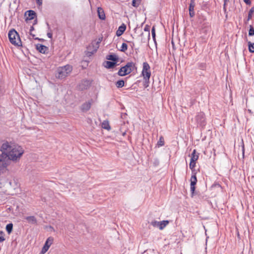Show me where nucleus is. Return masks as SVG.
<instances>
[{
    "label": "nucleus",
    "instance_id": "obj_44",
    "mask_svg": "<svg viewBox=\"0 0 254 254\" xmlns=\"http://www.w3.org/2000/svg\"><path fill=\"white\" fill-rule=\"evenodd\" d=\"M35 40H38L41 42H44L45 41V40L44 39L39 38L38 37L35 38Z\"/></svg>",
    "mask_w": 254,
    "mask_h": 254
},
{
    "label": "nucleus",
    "instance_id": "obj_52",
    "mask_svg": "<svg viewBox=\"0 0 254 254\" xmlns=\"http://www.w3.org/2000/svg\"><path fill=\"white\" fill-rule=\"evenodd\" d=\"M141 36H143V33H142V34H141Z\"/></svg>",
    "mask_w": 254,
    "mask_h": 254
},
{
    "label": "nucleus",
    "instance_id": "obj_5",
    "mask_svg": "<svg viewBox=\"0 0 254 254\" xmlns=\"http://www.w3.org/2000/svg\"><path fill=\"white\" fill-rule=\"evenodd\" d=\"M4 154H0V173H3L9 164V161Z\"/></svg>",
    "mask_w": 254,
    "mask_h": 254
},
{
    "label": "nucleus",
    "instance_id": "obj_42",
    "mask_svg": "<svg viewBox=\"0 0 254 254\" xmlns=\"http://www.w3.org/2000/svg\"><path fill=\"white\" fill-rule=\"evenodd\" d=\"M244 1L248 5H250L251 4V0H244Z\"/></svg>",
    "mask_w": 254,
    "mask_h": 254
},
{
    "label": "nucleus",
    "instance_id": "obj_27",
    "mask_svg": "<svg viewBox=\"0 0 254 254\" xmlns=\"http://www.w3.org/2000/svg\"><path fill=\"white\" fill-rule=\"evenodd\" d=\"M141 0H132L131 5L137 8L141 3Z\"/></svg>",
    "mask_w": 254,
    "mask_h": 254
},
{
    "label": "nucleus",
    "instance_id": "obj_3",
    "mask_svg": "<svg viewBox=\"0 0 254 254\" xmlns=\"http://www.w3.org/2000/svg\"><path fill=\"white\" fill-rule=\"evenodd\" d=\"M8 38L10 42L16 46H22V42L21 41L18 33L14 29L10 30L8 32Z\"/></svg>",
    "mask_w": 254,
    "mask_h": 254
},
{
    "label": "nucleus",
    "instance_id": "obj_18",
    "mask_svg": "<svg viewBox=\"0 0 254 254\" xmlns=\"http://www.w3.org/2000/svg\"><path fill=\"white\" fill-rule=\"evenodd\" d=\"M97 13L99 18L101 20H104L105 19V14L102 8L98 7Z\"/></svg>",
    "mask_w": 254,
    "mask_h": 254
},
{
    "label": "nucleus",
    "instance_id": "obj_24",
    "mask_svg": "<svg viewBox=\"0 0 254 254\" xmlns=\"http://www.w3.org/2000/svg\"><path fill=\"white\" fill-rule=\"evenodd\" d=\"M5 229L7 233L10 234L12 231L13 224L12 223H9L7 224Z\"/></svg>",
    "mask_w": 254,
    "mask_h": 254
},
{
    "label": "nucleus",
    "instance_id": "obj_40",
    "mask_svg": "<svg viewBox=\"0 0 254 254\" xmlns=\"http://www.w3.org/2000/svg\"><path fill=\"white\" fill-rule=\"evenodd\" d=\"M205 67V64L201 63L199 64H198V67L201 69H203Z\"/></svg>",
    "mask_w": 254,
    "mask_h": 254
},
{
    "label": "nucleus",
    "instance_id": "obj_51",
    "mask_svg": "<svg viewBox=\"0 0 254 254\" xmlns=\"http://www.w3.org/2000/svg\"><path fill=\"white\" fill-rule=\"evenodd\" d=\"M134 43H133V42H132V45H131V47H132V48L133 47V46H134Z\"/></svg>",
    "mask_w": 254,
    "mask_h": 254
},
{
    "label": "nucleus",
    "instance_id": "obj_26",
    "mask_svg": "<svg viewBox=\"0 0 254 254\" xmlns=\"http://www.w3.org/2000/svg\"><path fill=\"white\" fill-rule=\"evenodd\" d=\"M169 223V221L168 220H164L160 222V226L159 229L160 230H162L164 228V227Z\"/></svg>",
    "mask_w": 254,
    "mask_h": 254
},
{
    "label": "nucleus",
    "instance_id": "obj_8",
    "mask_svg": "<svg viewBox=\"0 0 254 254\" xmlns=\"http://www.w3.org/2000/svg\"><path fill=\"white\" fill-rule=\"evenodd\" d=\"M141 75L143 77H146L147 78H150L151 71L150 67L149 64L147 62H144L143 63L142 70L141 72Z\"/></svg>",
    "mask_w": 254,
    "mask_h": 254
},
{
    "label": "nucleus",
    "instance_id": "obj_31",
    "mask_svg": "<svg viewBox=\"0 0 254 254\" xmlns=\"http://www.w3.org/2000/svg\"><path fill=\"white\" fill-rule=\"evenodd\" d=\"M46 24L47 25L48 29L49 30V32L47 33V35L48 37V38L52 39L53 37V34L52 33V30L51 29L50 26L48 22L46 23Z\"/></svg>",
    "mask_w": 254,
    "mask_h": 254
},
{
    "label": "nucleus",
    "instance_id": "obj_11",
    "mask_svg": "<svg viewBox=\"0 0 254 254\" xmlns=\"http://www.w3.org/2000/svg\"><path fill=\"white\" fill-rule=\"evenodd\" d=\"M190 191L192 195L195 193V186L197 183V178L196 176V173H194L191 176L190 180Z\"/></svg>",
    "mask_w": 254,
    "mask_h": 254
},
{
    "label": "nucleus",
    "instance_id": "obj_50",
    "mask_svg": "<svg viewBox=\"0 0 254 254\" xmlns=\"http://www.w3.org/2000/svg\"><path fill=\"white\" fill-rule=\"evenodd\" d=\"M142 42L143 43H145L146 41L145 40V39H142Z\"/></svg>",
    "mask_w": 254,
    "mask_h": 254
},
{
    "label": "nucleus",
    "instance_id": "obj_38",
    "mask_svg": "<svg viewBox=\"0 0 254 254\" xmlns=\"http://www.w3.org/2000/svg\"><path fill=\"white\" fill-rule=\"evenodd\" d=\"M151 225H153L154 227H159L160 226V222H158L156 221H154L151 222Z\"/></svg>",
    "mask_w": 254,
    "mask_h": 254
},
{
    "label": "nucleus",
    "instance_id": "obj_6",
    "mask_svg": "<svg viewBox=\"0 0 254 254\" xmlns=\"http://www.w3.org/2000/svg\"><path fill=\"white\" fill-rule=\"evenodd\" d=\"M195 121L197 122L198 126L201 127H204L206 125L204 113L203 112L198 113L195 117Z\"/></svg>",
    "mask_w": 254,
    "mask_h": 254
},
{
    "label": "nucleus",
    "instance_id": "obj_29",
    "mask_svg": "<svg viewBox=\"0 0 254 254\" xmlns=\"http://www.w3.org/2000/svg\"><path fill=\"white\" fill-rule=\"evenodd\" d=\"M143 86L145 88H146L149 86L150 78H147L146 77H143Z\"/></svg>",
    "mask_w": 254,
    "mask_h": 254
},
{
    "label": "nucleus",
    "instance_id": "obj_36",
    "mask_svg": "<svg viewBox=\"0 0 254 254\" xmlns=\"http://www.w3.org/2000/svg\"><path fill=\"white\" fill-rule=\"evenodd\" d=\"M189 166H190V168L192 170V171H193V170L194 169V168L195 166V162H193V161H190V163Z\"/></svg>",
    "mask_w": 254,
    "mask_h": 254
},
{
    "label": "nucleus",
    "instance_id": "obj_14",
    "mask_svg": "<svg viewBox=\"0 0 254 254\" xmlns=\"http://www.w3.org/2000/svg\"><path fill=\"white\" fill-rule=\"evenodd\" d=\"M36 50L39 51V52L42 54L46 53L49 50L48 47L40 44H37L36 45Z\"/></svg>",
    "mask_w": 254,
    "mask_h": 254
},
{
    "label": "nucleus",
    "instance_id": "obj_48",
    "mask_svg": "<svg viewBox=\"0 0 254 254\" xmlns=\"http://www.w3.org/2000/svg\"><path fill=\"white\" fill-rule=\"evenodd\" d=\"M37 23V18H36V19L34 20V21L33 25H34L36 24Z\"/></svg>",
    "mask_w": 254,
    "mask_h": 254
},
{
    "label": "nucleus",
    "instance_id": "obj_10",
    "mask_svg": "<svg viewBox=\"0 0 254 254\" xmlns=\"http://www.w3.org/2000/svg\"><path fill=\"white\" fill-rule=\"evenodd\" d=\"M53 242H54V238L52 237H49L46 240V241L42 249L41 253L42 254H44L45 253H46L49 250V249L50 247V246H51V245L53 244Z\"/></svg>",
    "mask_w": 254,
    "mask_h": 254
},
{
    "label": "nucleus",
    "instance_id": "obj_1",
    "mask_svg": "<svg viewBox=\"0 0 254 254\" xmlns=\"http://www.w3.org/2000/svg\"><path fill=\"white\" fill-rule=\"evenodd\" d=\"M1 154L7 156L6 158L14 162L19 161L24 153L22 147L15 143L6 141L0 147Z\"/></svg>",
    "mask_w": 254,
    "mask_h": 254
},
{
    "label": "nucleus",
    "instance_id": "obj_22",
    "mask_svg": "<svg viewBox=\"0 0 254 254\" xmlns=\"http://www.w3.org/2000/svg\"><path fill=\"white\" fill-rule=\"evenodd\" d=\"M102 127L109 130L111 129L110 126L108 121H104L102 123Z\"/></svg>",
    "mask_w": 254,
    "mask_h": 254
},
{
    "label": "nucleus",
    "instance_id": "obj_13",
    "mask_svg": "<svg viewBox=\"0 0 254 254\" xmlns=\"http://www.w3.org/2000/svg\"><path fill=\"white\" fill-rule=\"evenodd\" d=\"M92 100H90V101L84 103L80 106V110L83 112H86L90 110L91 108V104L92 103Z\"/></svg>",
    "mask_w": 254,
    "mask_h": 254
},
{
    "label": "nucleus",
    "instance_id": "obj_47",
    "mask_svg": "<svg viewBox=\"0 0 254 254\" xmlns=\"http://www.w3.org/2000/svg\"><path fill=\"white\" fill-rule=\"evenodd\" d=\"M30 35L33 37V38L35 39V35L34 34H32V32H30Z\"/></svg>",
    "mask_w": 254,
    "mask_h": 254
},
{
    "label": "nucleus",
    "instance_id": "obj_7",
    "mask_svg": "<svg viewBox=\"0 0 254 254\" xmlns=\"http://www.w3.org/2000/svg\"><path fill=\"white\" fill-rule=\"evenodd\" d=\"M98 49V46H96V45L92 42V43L87 47V50L85 51V54L87 57H90L96 52Z\"/></svg>",
    "mask_w": 254,
    "mask_h": 254
},
{
    "label": "nucleus",
    "instance_id": "obj_53",
    "mask_svg": "<svg viewBox=\"0 0 254 254\" xmlns=\"http://www.w3.org/2000/svg\"><path fill=\"white\" fill-rule=\"evenodd\" d=\"M250 113L251 112V111L250 110H248Z\"/></svg>",
    "mask_w": 254,
    "mask_h": 254
},
{
    "label": "nucleus",
    "instance_id": "obj_33",
    "mask_svg": "<svg viewBox=\"0 0 254 254\" xmlns=\"http://www.w3.org/2000/svg\"><path fill=\"white\" fill-rule=\"evenodd\" d=\"M254 35V28L252 25H250V29L249 31V36H253Z\"/></svg>",
    "mask_w": 254,
    "mask_h": 254
},
{
    "label": "nucleus",
    "instance_id": "obj_16",
    "mask_svg": "<svg viewBox=\"0 0 254 254\" xmlns=\"http://www.w3.org/2000/svg\"><path fill=\"white\" fill-rule=\"evenodd\" d=\"M106 59L113 62L117 63L119 60V57L114 54H111L106 56Z\"/></svg>",
    "mask_w": 254,
    "mask_h": 254
},
{
    "label": "nucleus",
    "instance_id": "obj_32",
    "mask_svg": "<svg viewBox=\"0 0 254 254\" xmlns=\"http://www.w3.org/2000/svg\"><path fill=\"white\" fill-rule=\"evenodd\" d=\"M127 49V45L125 43H123L122 45L121 48L120 50V51L122 52H125Z\"/></svg>",
    "mask_w": 254,
    "mask_h": 254
},
{
    "label": "nucleus",
    "instance_id": "obj_35",
    "mask_svg": "<svg viewBox=\"0 0 254 254\" xmlns=\"http://www.w3.org/2000/svg\"><path fill=\"white\" fill-rule=\"evenodd\" d=\"M151 34H152V38L153 39V40L154 41V42H155L156 34H155V26H153L152 27V28Z\"/></svg>",
    "mask_w": 254,
    "mask_h": 254
},
{
    "label": "nucleus",
    "instance_id": "obj_2",
    "mask_svg": "<svg viewBox=\"0 0 254 254\" xmlns=\"http://www.w3.org/2000/svg\"><path fill=\"white\" fill-rule=\"evenodd\" d=\"M134 70H137L135 64L132 62H128L125 66H122L119 69L118 74L121 76H123L129 74Z\"/></svg>",
    "mask_w": 254,
    "mask_h": 254
},
{
    "label": "nucleus",
    "instance_id": "obj_30",
    "mask_svg": "<svg viewBox=\"0 0 254 254\" xmlns=\"http://www.w3.org/2000/svg\"><path fill=\"white\" fill-rule=\"evenodd\" d=\"M194 6H195L194 0H190V3L189 5V11L194 10Z\"/></svg>",
    "mask_w": 254,
    "mask_h": 254
},
{
    "label": "nucleus",
    "instance_id": "obj_21",
    "mask_svg": "<svg viewBox=\"0 0 254 254\" xmlns=\"http://www.w3.org/2000/svg\"><path fill=\"white\" fill-rule=\"evenodd\" d=\"M115 85L118 88H122L125 86V81L123 79L119 80L115 83Z\"/></svg>",
    "mask_w": 254,
    "mask_h": 254
},
{
    "label": "nucleus",
    "instance_id": "obj_23",
    "mask_svg": "<svg viewBox=\"0 0 254 254\" xmlns=\"http://www.w3.org/2000/svg\"><path fill=\"white\" fill-rule=\"evenodd\" d=\"M144 31L146 32V36L147 41L150 39V26L148 25H146L144 28Z\"/></svg>",
    "mask_w": 254,
    "mask_h": 254
},
{
    "label": "nucleus",
    "instance_id": "obj_49",
    "mask_svg": "<svg viewBox=\"0 0 254 254\" xmlns=\"http://www.w3.org/2000/svg\"><path fill=\"white\" fill-rule=\"evenodd\" d=\"M243 154L244 155V146H243Z\"/></svg>",
    "mask_w": 254,
    "mask_h": 254
},
{
    "label": "nucleus",
    "instance_id": "obj_34",
    "mask_svg": "<svg viewBox=\"0 0 254 254\" xmlns=\"http://www.w3.org/2000/svg\"><path fill=\"white\" fill-rule=\"evenodd\" d=\"M254 12V7H253L250 9V10L249 11L248 16V20H250V19L252 18V14Z\"/></svg>",
    "mask_w": 254,
    "mask_h": 254
},
{
    "label": "nucleus",
    "instance_id": "obj_25",
    "mask_svg": "<svg viewBox=\"0 0 254 254\" xmlns=\"http://www.w3.org/2000/svg\"><path fill=\"white\" fill-rule=\"evenodd\" d=\"M249 50L250 53H254V43H252L250 41L248 42Z\"/></svg>",
    "mask_w": 254,
    "mask_h": 254
},
{
    "label": "nucleus",
    "instance_id": "obj_4",
    "mask_svg": "<svg viewBox=\"0 0 254 254\" xmlns=\"http://www.w3.org/2000/svg\"><path fill=\"white\" fill-rule=\"evenodd\" d=\"M72 70V66L69 64L60 67L57 70L56 77L60 79H63L68 76Z\"/></svg>",
    "mask_w": 254,
    "mask_h": 254
},
{
    "label": "nucleus",
    "instance_id": "obj_17",
    "mask_svg": "<svg viewBox=\"0 0 254 254\" xmlns=\"http://www.w3.org/2000/svg\"><path fill=\"white\" fill-rule=\"evenodd\" d=\"M126 29V25L125 24H122L118 28L116 32V35L118 36H121L125 31Z\"/></svg>",
    "mask_w": 254,
    "mask_h": 254
},
{
    "label": "nucleus",
    "instance_id": "obj_9",
    "mask_svg": "<svg viewBox=\"0 0 254 254\" xmlns=\"http://www.w3.org/2000/svg\"><path fill=\"white\" fill-rule=\"evenodd\" d=\"M91 84V81L87 79L82 80L77 85V89L80 91H83L88 89Z\"/></svg>",
    "mask_w": 254,
    "mask_h": 254
},
{
    "label": "nucleus",
    "instance_id": "obj_19",
    "mask_svg": "<svg viewBox=\"0 0 254 254\" xmlns=\"http://www.w3.org/2000/svg\"><path fill=\"white\" fill-rule=\"evenodd\" d=\"M196 150L195 149H194L192 152V153L191 154V159H190V161H193V162H196V161L197 160L198 158V155L199 154L198 153L197 154H196Z\"/></svg>",
    "mask_w": 254,
    "mask_h": 254
},
{
    "label": "nucleus",
    "instance_id": "obj_15",
    "mask_svg": "<svg viewBox=\"0 0 254 254\" xmlns=\"http://www.w3.org/2000/svg\"><path fill=\"white\" fill-rule=\"evenodd\" d=\"M117 63L116 62L112 61H105L103 63V65L107 69L113 68L115 67Z\"/></svg>",
    "mask_w": 254,
    "mask_h": 254
},
{
    "label": "nucleus",
    "instance_id": "obj_45",
    "mask_svg": "<svg viewBox=\"0 0 254 254\" xmlns=\"http://www.w3.org/2000/svg\"><path fill=\"white\" fill-rule=\"evenodd\" d=\"M33 30H34V26L33 25L31 26L30 27V32H32V31H33Z\"/></svg>",
    "mask_w": 254,
    "mask_h": 254
},
{
    "label": "nucleus",
    "instance_id": "obj_43",
    "mask_svg": "<svg viewBox=\"0 0 254 254\" xmlns=\"http://www.w3.org/2000/svg\"><path fill=\"white\" fill-rule=\"evenodd\" d=\"M37 4L39 5H41L42 4V0H36Z\"/></svg>",
    "mask_w": 254,
    "mask_h": 254
},
{
    "label": "nucleus",
    "instance_id": "obj_20",
    "mask_svg": "<svg viewBox=\"0 0 254 254\" xmlns=\"http://www.w3.org/2000/svg\"><path fill=\"white\" fill-rule=\"evenodd\" d=\"M25 219L29 223L31 224H34L37 223V220L34 216H27Z\"/></svg>",
    "mask_w": 254,
    "mask_h": 254
},
{
    "label": "nucleus",
    "instance_id": "obj_28",
    "mask_svg": "<svg viewBox=\"0 0 254 254\" xmlns=\"http://www.w3.org/2000/svg\"><path fill=\"white\" fill-rule=\"evenodd\" d=\"M157 145L158 147L162 146L164 145V139L163 136H161L159 137V139L157 142Z\"/></svg>",
    "mask_w": 254,
    "mask_h": 254
},
{
    "label": "nucleus",
    "instance_id": "obj_46",
    "mask_svg": "<svg viewBox=\"0 0 254 254\" xmlns=\"http://www.w3.org/2000/svg\"><path fill=\"white\" fill-rule=\"evenodd\" d=\"M229 0H224V7L225 8V6H226V2L228 1Z\"/></svg>",
    "mask_w": 254,
    "mask_h": 254
},
{
    "label": "nucleus",
    "instance_id": "obj_37",
    "mask_svg": "<svg viewBox=\"0 0 254 254\" xmlns=\"http://www.w3.org/2000/svg\"><path fill=\"white\" fill-rule=\"evenodd\" d=\"M4 233L2 231H0V243L3 242L5 240L4 238Z\"/></svg>",
    "mask_w": 254,
    "mask_h": 254
},
{
    "label": "nucleus",
    "instance_id": "obj_12",
    "mask_svg": "<svg viewBox=\"0 0 254 254\" xmlns=\"http://www.w3.org/2000/svg\"><path fill=\"white\" fill-rule=\"evenodd\" d=\"M25 16H26L25 21L27 22L28 21L34 19L36 18V13L32 10H29L25 12Z\"/></svg>",
    "mask_w": 254,
    "mask_h": 254
},
{
    "label": "nucleus",
    "instance_id": "obj_41",
    "mask_svg": "<svg viewBox=\"0 0 254 254\" xmlns=\"http://www.w3.org/2000/svg\"><path fill=\"white\" fill-rule=\"evenodd\" d=\"M189 14L190 17H193L195 14L194 10L189 11Z\"/></svg>",
    "mask_w": 254,
    "mask_h": 254
},
{
    "label": "nucleus",
    "instance_id": "obj_39",
    "mask_svg": "<svg viewBox=\"0 0 254 254\" xmlns=\"http://www.w3.org/2000/svg\"><path fill=\"white\" fill-rule=\"evenodd\" d=\"M102 38L101 39L99 38L97 41H93V42L96 45V46H98V48L99 47V44L101 43L102 41Z\"/></svg>",
    "mask_w": 254,
    "mask_h": 254
}]
</instances>
